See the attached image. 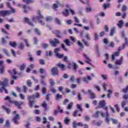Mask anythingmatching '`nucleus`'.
<instances>
[{"label": "nucleus", "instance_id": "nucleus-1", "mask_svg": "<svg viewBox=\"0 0 128 128\" xmlns=\"http://www.w3.org/2000/svg\"><path fill=\"white\" fill-rule=\"evenodd\" d=\"M38 16H34L32 18L33 22H36V20H38V22L42 26H44V22L42 21V20H44V16L42 15V12L40 10L38 11Z\"/></svg>", "mask_w": 128, "mask_h": 128}, {"label": "nucleus", "instance_id": "nucleus-2", "mask_svg": "<svg viewBox=\"0 0 128 128\" xmlns=\"http://www.w3.org/2000/svg\"><path fill=\"white\" fill-rule=\"evenodd\" d=\"M5 100H8V102H11L12 104H15V106H18V108H20V109L22 108V106H22V104H24L23 102H21L20 104V102H18V101L12 100V98H10V96H7L5 98Z\"/></svg>", "mask_w": 128, "mask_h": 128}, {"label": "nucleus", "instance_id": "nucleus-3", "mask_svg": "<svg viewBox=\"0 0 128 128\" xmlns=\"http://www.w3.org/2000/svg\"><path fill=\"white\" fill-rule=\"evenodd\" d=\"M34 95L28 96V100H29V104L30 108H32V106H34V100H34Z\"/></svg>", "mask_w": 128, "mask_h": 128}, {"label": "nucleus", "instance_id": "nucleus-4", "mask_svg": "<svg viewBox=\"0 0 128 128\" xmlns=\"http://www.w3.org/2000/svg\"><path fill=\"white\" fill-rule=\"evenodd\" d=\"M12 14V12L8 10H0V16H10Z\"/></svg>", "mask_w": 128, "mask_h": 128}, {"label": "nucleus", "instance_id": "nucleus-5", "mask_svg": "<svg viewBox=\"0 0 128 128\" xmlns=\"http://www.w3.org/2000/svg\"><path fill=\"white\" fill-rule=\"evenodd\" d=\"M51 72L54 76H58V68L54 67L52 68Z\"/></svg>", "mask_w": 128, "mask_h": 128}, {"label": "nucleus", "instance_id": "nucleus-6", "mask_svg": "<svg viewBox=\"0 0 128 128\" xmlns=\"http://www.w3.org/2000/svg\"><path fill=\"white\" fill-rule=\"evenodd\" d=\"M102 116V118H106V115L104 112L100 111H97L96 114L94 115V118H98V116Z\"/></svg>", "mask_w": 128, "mask_h": 128}, {"label": "nucleus", "instance_id": "nucleus-7", "mask_svg": "<svg viewBox=\"0 0 128 128\" xmlns=\"http://www.w3.org/2000/svg\"><path fill=\"white\" fill-rule=\"evenodd\" d=\"M50 44L52 46H56L58 44H60V40L54 38L53 40L50 42Z\"/></svg>", "mask_w": 128, "mask_h": 128}, {"label": "nucleus", "instance_id": "nucleus-8", "mask_svg": "<svg viewBox=\"0 0 128 128\" xmlns=\"http://www.w3.org/2000/svg\"><path fill=\"white\" fill-rule=\"evenodd\" d=\"M99 106L100 108H104L105 110H106V108H108V106H106V101L104 100L100 101Z\"/></svg>", "mask_w": 128, "mask_h": 128}, {"label": "nucleus", "instance_id": "nucleus-9", "mask_svg": "<svg viewBox=\"0 0 128 128\" xmlns=\"http://www.w3.org/2000/svg\"><path fill=\"white\" fill-rule=\"evenodd\" d=\"M102 86L104 92H108V94H112V90H106V86H108V84H106V83H103L102 84Z\"/></svg>", "mask_w": 128, "mask_h": 128}, {"label": "nucleus", "instance_id": "nucleus-10", "mask_svg": "<svg viewBox=\"0 0 128 128\" xmlns=\"http://www.w3.org/2000/svg\"><path fill=\"white\" fill-rule=\"evenodd\" d=\"M72 126L74 128H76V126H84V124L80 122L78 123H76V121H74L72 123Z\"/></svg>", "mask_w": 128, "mask_h": 128}, {"label": "nucleus", "instance_id": "nucleus-11", "mask_svg": "<svg viewBox=\"0 0 128 128\" xmlns=\"http://www.w3.org/2000/svg\"><path fill=\"white\" fill-rule=\"evenodd\" d=\"M4 61L0 60V74H4V66L2 64Z\"/></svg>", "mask_w": 128, "mask_h": 128}, {"label": "nucleus", "instance_id": "nucleus-12", "mask_svg": "<svg viewBox=\"0 0 128 128\" xmlns=\"http://www.w3.org/2000/svg\"><path fill=\"white\" fill-rule=\"evenodd\" d=\"M8 82V78H5L3 82L0 81V86H6Z\"/></svg>", "mask_w": 128, "mask_h": 128}, {"label": "nucleus", "instance_id": "nucleus-13", "mask_svg": "<svg viewBox=\"0 0 128 128\" xmlns=\"http://www.w3.org/2000/svg\"><path fill=\"white\" fill-rule=\"evenodd\" d=\"M82 80L84 82L88 84L89 81L90 82L92 80V77L90 76H87V78L84 77Z\"/></svg>", "mask_w": 128, "mask_h": 128}, {"label": "nucleus", "instance_id": "nucleus-14", "mask_svg": "<svg viewBox=\"0 0 128 128\" xmlns=\"http://www.w3.org/2000/svg\"><path fill=\"white\" fill-rule=\"evenodd\" d=\"M18 74V72H16V69H14L13 70V72L12 74V76H11V78L13 79V80H18V77L16 76H14V75L17 74Z\"/></svg>", "mask_w": 128, "mask_h": 128}, {"label": "nucleus", "instance_id": "nucleus-15", "mask_svg": "<svg viewBox=\"0 0 128 128\" xmlns=\"http://www.w3.org/2000/svg\"><path fill=\"white\" fill-rule=\"evenodd\" d=\"M84 57L86 58V64H90V66H92V63H90V62H92V60H90V58H88V55L84 54Z\"/></svg>", "mask_w": 128, "mask_h": 128}, {"label": "nucleus", "instance_id": "nucleus-16", "mask_svg": "<svg viewBox=\"0 0 128 128\" xmlns=\"http://www.w3.org/2000/svg\"><path fill=\"white\" fill-rule=\"evenodd\" d=\"M88 92L89 94H90V98L92 100H94V98H96V95L94 94V93L92 92V90H88Z\"/></svg>", "mask_w": 128, "mask_h": 128}, {"label": "nucleus", "instance_id": "nucleus-17", "mask_svg": "<svg viewBox=\"0 0 128 128\" xmlns=\"http://www.w3.org/2000/svg\"><path fill=\"white\" fill-rule=\"evenodd\" d=\"M123 60L122 58H121L120 60H116L115 62V64L116 66H122V64Z\"/></svg>", "mask_w": 128, "mask_h": 128}, {"label": "nucleus", "instance_id": "nucleus-18", "mask_svg": "<svg viewBox=\"0 0 128 128\" xmlns=\"http://www.w3.org/2000/svg\"><path fill=\"white\" fill-rule=\"evenodd\" d=\"M124 42L122 44V48L123 50H124L126 48V46H128V38H124Z\"/></svg>", "mask_w": 128, "mask_h": 128}, {"label": "nucleus", "instance_id": "nucleus-19", "mask_svg": "<svg viewBox=\"0 0 128 128\" xmlns=\"http://www.w3.org/2000/svg\"><path fill=\"white\" fill-rule=\"evenodd\" d=\"M108 116H110V114H108V111H106V114L105 115V118H106V122H110V121L112 120H110V118H109Z\"/></svg>", "mask_w": 128, "mask_h": 128}, {"label": "nucleus", "instance_id": "nucleus-20", "mask_svg": "<svg viewBox=\"0 0 128 128\" xmlns=\"http://www.w3.org/2000/svg\"><path fill=\"white\" fill-rule=\"evenodd\" d=\"M62 14L64 16H70V10L66 9V11L62 12Z\"/></svg>", "mask_w": 128, "mask_h": 128}, {"label": "nucleus", "instance_id": "nucleus-21", "mask_svg": "<svg viewBox=\"0 0 128 128\" xmlns=\"http://www.w3.org/2000/svg\"><path fill=\"white\" fill-rule=\"evenodd\" d=\"M2 52L7 56H10V52H8L6 48H3Z\"/></svg>", "mask_w": 128, "mask_h": 128}, {"label": "nucleus", "instance_id": "nucleus-22", "mask_svg": "<svg viewBox=\"0 0 128 128\" xmlns=\"http://www.w3.org/2000/svg\"><path fill=\"white\" fill-rule=\"evenodd\" d=\"M64 44H66L67 46H70L72 44H70V40H68V39L65 40H64Z\"/></svg>", "mask_w": 128, "mask_h": 128}, {"label": "nucleus", "instance_id": "nucleus-23", "mask_svg": "<svg viewBox=\"0 0 128 128\" xmlns=\"http://www.w3.org/2000/svg\"><path fill=\"white\" fill-rule=\"evenodd\" d=\"M24 20H25V22H26L27 24H29V26H34V24H32V22H30V19H28V18H25Z\"/></svg>", "mask_w": 128, "mask_h": 128}, {"label": "nucleus", "instance_id": "nucleus-24", "mask_svg": "<svg viewBox=\"0 0 128 128\" xmlns=\"http://www.w3.org/2000/svg\"><path fill=\"white\" fill-rule=\"evenodd\" d=\"M124 25V20H120L119 21V24H117L118 26L120 28H122V26Z\"/></svg>", "mask_w": 128, "mask_h": 128}, {"label": "nucleus", "instance_id": "nucleus-25", "mask_svg": "<svg viewBox=\"0 0 128 128\" xmlns=\"http://www.w3.org/2000/svg\"><path fill=\"white\" fill-rule=\"evenodd\" d=\"M76 44H78V46H80L81 48H84V46L82 42H80V40L78 41Z\"/></svg>", "mask_w": 128, "mask_h": 128}, {"label": "nucleus", "instance_id": "nucleus-26", "mask_svg": "<svg viewBox=\"0 0 128 128\" xmlns=\"http://www.w3.org/2000/svg\"><path fill=\"white\" fill-rule=\"evenodd\" d=\"M58 68H60L61 70H64V68H66V66H64V64H62L60 63H58Z\"/></svg>", "mask_w": 128, "mask_h": 128}, {"label": "nucleus", "instance_id": "nucleus-27", "mask_svg": "<svg viewBox=\"0 0 128 128\" xmlns=\"http://www.w3.org/2000/svg\"><path fill=\"white\" fill-rule=\"evenodd\" d=\"M5 126H6L7 128H10V120H6Z\"/></svg>", "mask_w": 128, "mask_h": 128}, {"label": "nucleus", "instance_id": "nucleus-28", "mask_svg": "<svg viewBox=\"0 0 128 128\" xmlns=\"http://www.w3.org/2000/svg\"><path fill=\"white\" fill-rule=\"evenodd\" d=\"M2 108L6 112V113L8 114L10 113V108H6V106H2Z\"/></svg>", "mask_w": 128, "mask_h": 128}, {"label": "nucleus", "instance_id": "nucleus-29", "mask_svg": "<svg viewBox=\"0 0 128 128\" xmlns=\"http://www.w3.org/2000/svg\"><path fill=\"white\" fill-rule=\"evenodd\" d=\"M82 40L86 46H90V44L88 43V42L86 41V40H84V39H82Z\"/></svg>", "mask_w": 128, "mask_h": 128}, {"label": "nucleus", "instance_id": "nucleus-30", "mask_svg": "<svg viewBox=\"0 0 128 128\" xmlns=\"http://www.w3.org/2000/svg\"><path fill=\"white\" fill-rule=\"evenodd\" d=\"M58 52H60V48H56L54 50V52L56 54V56L58 54Z\"/></svg>", "mask_w": 128, "mask_h": 128}, {"label": "nucleus", "instance_id": "nucleus-31", "mask_svg": "<svg viewBox=\"0 0 128 128\" xmlns=\"http://www.w3.org/2000/svg\"><path fill=\"white\" fill-rule=\"evenodd\" d=\"M19 48H20V50H24V44L22 42L19 43Z\"/></svg>", "mask_w": 128, "mask_h": 128}, {"label": "nucleus", "instance_id": "nucleus-32", "mask_svg": "<svg viewBox=\"0 0 128 128\" xmlns=\"http://www.w3.org/2000/svg\"><path fill=\"white\" fill-rule=\"evenodd\" d=\"M54 22H56V24H59V25L62 24V22H60V19H58V18H56L54 19Z\"/></svg>", "mask_w": 128, "mask_h": 128}, {"label": "nucleus", "instance_id": "nucleus-33", "mask_svg": "<svg viewBox=\"0 0 128 128\" xmlns=\"http://www.w3.org/2000/svg\"><path fill=\"white\" fill-rule=\"evenodd\" d=\"M10 45L12 46V48H16V42H10Z\"/></svg>", "mask_w": 128, "mask_h": 128}, {"label": "nucleus", "instance_id": "nucleus-34", "mask_svg": "<svg viewBox=\"0 0 128 128\" xmlns=\"http://www.w3.org/2000/svg\"><path fill=\"white\" fill-rule=\"evenodd\" d=\"M56 100H60V98H62V96L60 95V94H58L56 96Z\"/></svg>", "mask_w": 128, "mask_h": 128}, {"label": "nucleus", "instance_id": "nucleus-35", "mask_svg": "<svg viewBox=\"0 0 128 128\" xmlns=\"http://www.w3.org/2000/svg\"><path fill=\"white\" fill-rule=\"evenodd\" d=\"M116 28H113L112 29L110 30V36H114V30H116Z\"/></svg>", "mask_w": 128, "mask_h": 128}, {"label": "nucleus", "instance_id": "nucleus-36", "mask_svg": "<svg viewBox=\"0 0 128 128\" xmlns=\"http://www.w3.org/2000/svg\"><path fill=\"white\" fill-rule=\"evenodd\" d=\"M95 18L96 20L97 24H100V18H98V15H96Z\"/></svg>", "mask_w": 128, "mask_h": 128}, {"label": "nucleus", "instance_id": "nucleus-37", "mask_svg": "<svg viewBox=\"0 0 128 128\" xmlns=\"http://www.w3.org/2000/svg\"><path fill=\"white\" fill-rule=\"evenodd\" d=\"M110 120H111L112 124H118V120L114 119L112 118H110Z\"/></svg>", "mask_w": 128, "mask_h": 128}, {"label": "nucleus", "instance_id": "nucleus-38", "mask_svg": "<svg viewBox=\"0 0 128 128\" xmlns=\"http://www.w3.org/2000/svg\"><path fill=\"white\" fill-rule=\"evenodd\" d=\"M35 32L38 34V36H40V30L38 28H36L34 30Z\"/></svg>", "mask_w": 128, "mask_h": 128}, {"label": "nucleus", "instance_id": "nucleus-39", "mask_svg": "<svg viewBox=\"0 0 128 128\" xmlns=\"http://www.w3.org/2000/svg\"><path fill=\"white\" fill-rule=\"evenodd\" d=\"M62 48L63 50H64V52H68V50L66 47V46L64 44H62Z\"/></svg>", "mask_w": 128, "mask_h": 128}, {"label": "nucleus", "instance_id": "nucleus-40", "mask_svg": "<svg viewBox=\"0 0 128 128\" xmlns=\"http://www.w3.org/2000/svg\"><path fill=\"white\" fill-rule=\"evenodd\" d=\"M110 3L104 4V8L105 10H106V8H110Z\"/></svg>", "mask_w": 128, "mask_h": 128}, {"label": "nucleus", "instance_id": "nucleus-41", "mask_svg": "<svg viewBox=\"0 0 128 128\" xmlns=\"http://www.w3.org/2000/svg\"><path fill=\"white\" fill-rule=\"evenodd\" d=\"M50 85L53 86H54V84H56V80H54L51 79L50 80Z\"/></svg>", "mask_w": 128, "mask_h": 128}, {"label": "nucleus", "instance_id": "nucleus-42", "mask_svg": "<svg viewBox=\"0 0 128 128\" xmlns=\"http://www.w3.org/2000/svg\"><path fill=\"white\" fill-rule=\"evenodd\" d=\"M64 123L66 124H68V122H70V119L68 117L65 118L64 120Z\"/></svg>", "mask_w": 128, "mask_h": 128}, {"label": "nucleus", "instance_id": "nucleus-43", "mask_svg": "<svg viewBox=\"0 0 128 128\" xmlns=\"http://www.w3.org/2000/svg\"><path fill=\"white\" fill-rule=\"evenodd\" d=\"M72 22H74V21L72 20H68L66 21L67 24H69L70 26V24H72Z\"/></svg>", "mask_w": 128, "mask_h": 128}, {"label": "nucleus", "instance_id": "nucleus-44", "mask_svg": "<svg viewBox=\"0 0 128 128\" xmlns=\"http://www.w3.org/2000/svg\"><path fill=\"white\" fill-rule=\"evenodd\" d=\"M24 2H26V4H32L34 2V0H23Z\"/></svg>", "mask_w": 128, "mask_h": 128}, {"label": "nucleus", "instance_id": "nucleus-45", "mask_svg": "<svg viewBox=\"0 0 128 128\" xmlns=\"http://www.w3.org/2000/svg\"><path fill=\"white\" fill-rule=\"evenodd\" d=\"M24 68H26V64H22L20 67V70H24Z\"/></svg>", "mask_w": 128, "mask_h": 128}, {"label": "nucleus", "instance_id": "nucleus-46", "mask_svg": "<svg viewBox=\"0 0 128 128\" xmlns=\"http://www.w3.org/2000/svg\"><path fill=\"white\" fill-rule=\"evenodd\" d=\"M72 67L74 68V70H76V68H78V66L76 65V63H73L72 64Z\"/></svg>", "mask_w": 128, "mask_h": 128}, {"label": "nucleus", "instance_id": "nucleus-47", "mask_svg": "<svg viewBox=\"0 0 128 128\" xmlns=\"http://www.w3.org/2000/svg\"><path fill=\"white\" fill-rule=\"evenodd\" d=\"M74 20L75 22H76V24H80V19H78V17L74 16Z\"/></svg>", "mask_w": 128, "mask_h": 128}, {"label": "nucleus", "instance_id": "nucleus-48", "mask_svg": "<svg viewBox=\"0 0 128 128\" xmlns=\"http://www.w3.org/2000/svg\"><path fill=\"white\" fill-rule=\"evenodd\" d=\"M2 44H8V41H6V39L4 38H2Z\"/></svg>", "mask_w": 128, "mask_h": 128}, {"label": "nucleus", "instance_id": "nucleus-49", "mask_svg": "<svg viewBox=\"0 0 128 128\" xmlns=\"http://www.w3.org/2000/svg\"><path fill=\"white\" fill-rule=\"evenodd\" d=\"M72 104H74V103H72V102H71L69 104L68 106V110H70V108H72Z\"/></svg>", "mask_w": 128, "mask_h": 128}, {"label": "nucleus", "instance_id": "nucleus-50", "mask_svg": "<svg viewBox=\"0 0 128 128\" xmlns=\"http://www.w3.org/2000/svg\"><path fill=\"white\" fill-rule=\"evenodd\" d=\"M122 92L124 94H126V92H128V85L127 86H126V88L123 89Z\"/></svg>", "mask_w": 128, "mask_h": 128}, {"label": "nucleus", "instance_id": "nucleus-51", "mask_svg": "<svg viewBox=\"0 0 128 128\" xmlns=\"http://www.w3.org/2000/svg\"><path fill=\"white\" fill-rule=\"evenodd\" d=\"M121 36L122 38H124V39L126 38V32H124V30H123L122 32V34H121Z\"/></svg>", "mask_w": 128, "mask_h": 128}, {"label": "nucleus", "instance_id": "nucleus-52", "mask_svg": "<svg viewBox=\"0 0 128 128\" xmlns=\"http://www.w3.org/2000/svg\"><path fill=\"white\" fill-rule=\"evenodd\" d=\"M52 17L48 16V17L46 18V22H52Z\"/></svg>", "mask_w": 128, "mask_h": 128}, {"label": "nucleus", "instance_id": "nucleus-53", "mask_svg": "<svg viewBox=\"0 0 128 128\" xmlns=\"http://www.w3.org/2000/svg\"><path fill=\"white\" fill-rule=\"evenodd\" d=\"M92 8L90 7L86 8V12H92Z\"/></svg>", "mask_w": 128, "mask_h": 128}, {"label": "nucleus", "instance_id": "nucleus-54", "mask_svg": "<svg viewBox=\"0 0 128 128\" xmlns=\"http://www.w3.org/2000/svg\"><path fill=\"white\" fill-rule=\"evenodd\" d=\"M56 56H57V58H64V54H60L58 53L56 55Z\"/></svg>", "mask_w": 128, "mask_h": 128}, {"label": "nucleus", "instance_id": "nucleus-55", "mask_svg": "<svg viewBox=\"0 0 128 128\" xmlns=\"http://www.w3.org/2000/svg\"><path fill=\"white\" fill-rule=\"evenodd\" d=\"M20 98H21V100H26V97L24 96V95L22 94H20Z\"/></svg>", "mask_w": 128, "mask_h": 128}, {"label": "nucleus", "instance_id": "nucleus-56", "mask_svg": "<svg viewBox=\"0 0 128 128\" xmlns=\"http://www.w3.org/2000/svg\"><path fill=\"white\" fill-rule=\"evenodd\" d=\"M108 46L110 48H114V42H110Z\"/></svg>", "mask_w": 128, "mask_h": 128}, {"label": "nucleus", "instance_id": "nucleus-57", "mask_svg": "<svg viewBox=\"0 0 128 128\" xmlns=\"http://www.w3.org/2000/svg\"><path fill=\"white\" fill-rule=\"evenodd\" d=\"M27 84L28 86H32V82H30V80H28L27 81Z\"/></svg>", "mask_w": 128, "mask_h": 128}, {"label": "nucleus", "instance_id": "nucleus-58", "mask_svg": "<svg viewBox=\"0 0 128 128\" xmlns=\"http://www.w3.org/2000/svg\"><path fill=\"white\" fill-rule=\"evenodd\" d=\"M34 96L35 98H38L40 96V94H38V92H36Z\"/></svg>", "mask_w": 128, "mask_h": 128}, {"label": "nucleus", "instance_id": "nucleus-59", "mask_svg": "<svg viewBox=\"0 0 128 128\" xmlns=\"http://www.w3.org/2000/svg\"><path fill=\"white\" fill-rule=\"evenodd\" d=\"M127 8H128V7H126V5H124L122 9V12H126V10Z\"/></svg>", "mask_w": 128, "mask_h": 128}, {"label": "nucleus", "instance_id": "nucleus-60", "mask_svg": "<svg viewBox=\"0 0 128 128\" xmlns=\"http://www.w3.org/2000/svg\"><path fill=\"white\" fill-rule=\"evenodd\" d=\"M103 42H104V44H108V39H106V38H104L103 40Z\"/></svg>", "mask_w": 128, "mask_h": 128}, {"label": "nucleus", "instance_id": "nucleus-61", "mask_svg": "<svg viewBox=\"0 0 128 128\" xmlns=\"http://www.w3.org/2000/svg\"><path fill=\"white\" fill-rule=\"evenodd\" d=\"M102 78H103V80H108V76L106 75V74H102L101 76Z\"/></svg>", "mask_w": 128, "mask_h": 128}, {"label": "nucleus", "instance_id": "nucleus-62", "mask_svg": "<svg viewBox=\"0 0 128 128\" xmlns=\"http://www.w3.org/2000/svg\"><path fill=\"white\" fill-rule=\"evenodd\" d=\"M98 40V34L95 33L94 34V40Z\"/></svg>", "mask_w": 128, "mask_h": 128}, {"label": "nucleus", "instance_id": "nucleus-63", "mask_svg": "<svg viewBox=\"0 0 128 128\" xmlns=\"http://www.w3.org/2000/svg\"><path fill=\"white\" fill-rule=\"evenodd\" d=\"M47 122H48V119L46 118V116H44L43 118V122H42L43 124H46Z\"/></svg>", "mask_w": 128, "mask_h": 128}, {"label": "nucleus", "instance_id": "nucleus-64", "mask_svg": "<svg viewBox=\"0 0 128 128\" xmlns=\"http://www.w3.org/2000/svg\"><path fill=\"white\" fill-rule=\"evenodd\" d=\"M40 74H45L46 72V70L43 69V68H40Z\"/></svg>", "mask_w": 128, "mask_h": 128}]
</instances>
